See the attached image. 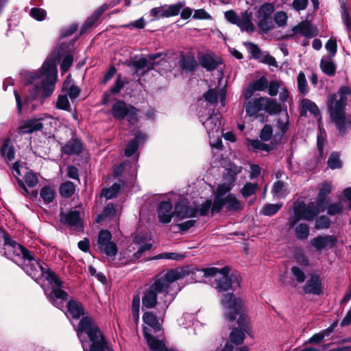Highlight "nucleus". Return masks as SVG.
Returning a JSON list of instances; mask_svg holds the SVG:
<instances>
[{"mask_svg":"<svg viewBox=\"0 0 351 351\" xmlns=\"http://www.w3.org/2000/svg\"><path fill=\"white\" fill-rule=\"evenodd\" d=\"M234 180L235 178L232 177L231 182L222 183L218 185L215 193L213 202H215L217 198L223 199L229 193L233 186L232 183Z\"/></svg>","mask_w":351,"mask_h":351,"instance_id":"c9c22d12","label":"nucleus"},{"mask_svg":"<svg viewBox=\"0 0 351 351\" xmlns=\"http://www.w3.org/2000/svg\"><path fill=\"white\" fill-rule=\"evenodd\" d=\"M274 6L271 3L261 5L257 12V26L262 33L267 34L274 27L271 15L274 12Z\"/></svg>","mask_w":351,"mask_h":351,"instance_id":"4468645a","label":"nucleus"},{"mask_svg":"<svg viewBox=\"0 0 351 351\" xmlns=\"http://www.w3.org/2000/svg\"><path fill=\"white\" fill-rule=\"evenodd\" d=\"M138 112V110L134 106L121 100H117L111 108V113L114 119L119 120L126 119L132 125L137 121Z\"/></svg>","mask_w":351,"mask_h":351,"instance_id":"ddd939ff","label":"nucleus"},{"mask_svg":"<svg viewBox=\"0 0 351 351\" xmlns=\"http://www.w3.org/2000/svg\"><path fill=\"white\" fill-rule=\"evenodd\" d=\"M328 166L331 169H339L341 167V161L340 160L339 155L337 152H332L328 160Z\"/></svg>","mask_w":351,"mask_h":351,"instance_id":"5fc2aeb1","label":"nucleus"},{"mask_svg":"<svg viewBox=\"0 0 351 351\" xmlns=\"http://www.w3.org/2000/svg\"><path fill=\"white\" fill-rule=\"evenodd\" d=\"M209 116L206 118L202 112V110L198 111V117L199 121L205 127L207 134L210 138L219 139L223 136V129L221 128V115L219 112L210 113V110L208 111Z\"/></svg>","mask_w":351,"mask_h":351,"instance_id":"9d476101","label":"nucleus"},{"mask_svg":"<svg viewBox=\"0 0 351 351\" xmlns=\"http://www.w3.org/2000/svg\"><path fill=\"white\" fill-rule=\"evenodd\" d=\"M271 192L276 196L280 198L285 197L287 194V191L282 181L276 182L273 185Z\"/></svg>","mask_w":351,"mask_h":351,"instance_id":"603ef678","label":"nucleus"},{"mask_svg":"<svg viewBox=\"0 0 351 351\" xmlns=\"http://www.w3.org/2000/svg\"><path fill=\"white\" fill-rule=\"evenodd\" d=\"M343 210V205L341 202L330 204L327 207V214L329 215H335L339 214Z\"/></svg>","mask_w":351,"mask_h":351,"instance_id":"774afa93","label":"nucleus"},{"mask_svg":"<svg viewBox=\"0 0 351 351\" xmlns=\"http://www.w3.org/2000/svg\"><path fill=\"white\" fill-rule=\"evenodd\" d=\"M295 34L306 38H313L318 35L317 28L308 21H302L292 28Z\"/></svg>","mask_w":351,"mask_h":351,"instance_id":"412c9836","label":"nucleus"},{"mask_svg":"<svg viewBox=\"0 0 351 351\" xmlns=\"http://www.w3.org/2000/svg\"><path fill=\"white\" fill-rule=\"evenodd\" d=\"M221 304L226 309V318L228 321H233L237 315H240L237 321L239 327L232 329L230 334V340L237 346L241 345L244 341L245 332L249 333L250 330L249 318L242 313L243 301L233 293H227L223 295Z\"/></svg>","mask_w":351,"mask_h":351,"instance_id":"7ed1b4c3","label":"nucleus"},{"mask_svg":"<svg viewBox=\"0 0 351 351\" xmlns=\"http://www.w3.org/2000/svg\"><path fill=\"white\" fill-rule=\"evenodd\" d=\"M120 189V184L114 183L110 187L102 189L101 195L108 199H112L118 195Z\"/></svg>","mask_w":351,"mask_h":351,"instance_id":"49530a36","label":"nucleus"},{"mask_svg":"<svg viewBox=\"0 0 351 351\" xmlns=\"http://www.w3.org/2000/svg\"><path fill=\"white\" fill-rule=\"evenodd\" d=\"M297 86L299 93L302 95H306L308 93L309 88L303 71H300L297 76Z\"/></svg>","mask_w":351,"mask_h":351,"instance_id":"a19ab883","label":"nucleus"},{"mask_svg":"<svg viewBox=\"0 0 351 351\" xmlns=\"http://www.w3.org/2000/svg\"><path fill=\"white\" fill-rule=\"evenodd\" d=\"M330 226V221L326 216L319 217L315 221V228L317 230L326 229Z\"/></svg>","mask_w":351,"mask_h":351,"instance_id":"0e129e2a","label":"nucleus"},{"mask_svg":"<svg viewBox=\"0 0 351 351\" xmlns=\"http://www.w3.org/2000/svg\"><path fill=\"white\" fill-rule=\"evenodd\" d=\"M351 96V88L340 87L336 93L331 94L327 99V108L331 121L335 124L341 136H345L351 130V114L346 117V108L348 97Z\"/></svg>","mask_w":351,"mask_h":351,"instance_id":"20e7f679","label":"nucleus"},{"mask_svg":"<svg viewBox=\"0 0 351 351\" xmlns=\"http://www.w3.org/2000/svg\"><path fill=\"white\" fill-rule=\"evenodd\" d=\"M291 271L298 282L302 283L304 282L306 279V275L300 268L296 266H293L291 267Z\"/></svg>","mask_w":351,"mask_h":351,"instance_id":"338daca9","label":"nucleus"},{"mask_svg":"<svg viewBox=\"0 0 351 351\" xmlns=\"http://www.w3.org/2000/svg\"><path fill=\"white\" fill-rule=\"evenodd\" d=\"M341 16L347 31L351 33V16L349 14V7L344 3L341 5Z\"/></svg>","mask_w":351,"mask_h":351,"instance_id":"c03bdc74","label":"nucleus"},{"mask_svg":"<svg viewBox=\"0 0 351 351\" xmlns=\"http://www.w3.org/2000/svg\"><path fill=\"white\" fill-rule=\"evenodd\" d=\"M184 256L182 254H180L174 252H165L161 253L158 255H156L152 258H149V260H158V259H170V260H181L184 258Z\"/></svg>","mask_w":351,"mask_h":351,"instance_id":"3c124183","label":"nucleus"},{"mask_svg":"<svg viewBox=\"0 0 351 351\" xmlns=\"http://www.w3.org/2000/svg\"><path fill=\"white\" fill-rule=\"evenodd\" d=\"M178 65L181 73H192L199 67V62L195 58V53L188 51L182 53L180 56Z\"/></svg>","mask_w":351,"mask_h":351,"instance_id":"f3484780","label":"nucleus"},{"mask_svg":"<svg viewBox=\"0 0 351 351\" xmlns=\"http://www.w3.org/2000/svg\"><path fill=\"white\" fill-rule=\"evenodd\" d=\"M145 140V136L144 134L141 132L136 134L134 138L128 143L125 149V155L127 157L132 156L137 149L138 143L143 142Z\"/></svg>","mask_w":351,"mask_h":351,"instance_id":"72a5a7b5","label":"nucleus"},{"mask_svg":"<svg viewBox=\"0 0 351 351\" xmlns=\"http://www.w3.org/2000/svg\"><path fill=\"white\" fill-rule=\"evenodd\" d=\"M325 47L330 53L328 57H335L337 51V44L335 38H330L326 43Z\"/></svg>","mask_w":351,"mask_h":351,"instance_id":"e2e57ef3","label":"nucleus"},{"mask_svg":"<svg viewBox=\"0 0 351 351\" xmlns=\"http://www.w3.org/2000/svg\"><path fill=\"white\" fill-rule=\"evenodd\" d=\"M303 291L306 294L321 295L323 287L319 276L317 274H311L303 287Z\"/></svg>","mask_w":351,"mask_h":351,"instance_id":"aec40b11","label":"nucleus"},{"mask_svg":"<svg viewBox=\"0 0 351 351\" xmlns=\"http://www.w3.org/2000/svg\"><path fill=\"white\" fill-rule=\"evenodd\" d=\"M111 239L112 234L108 230H100L97 239V247L108 256L114 257L117 254V247L114 242L111 241Z\"/></svg>","mask_w":351,"mask_h":351,"instance_id":"2eb2a0df","label":"nucleus"},{"mask_svg":"<svg viewBox=\"0 0 351 351\" xmlns=\"http://www.w3.org/2000/svg\"><path fill=\"white\" fill-rule=\"evenodd\" d=\"M300 106H301V111L300 114L301 116H306V112L309 111L311 113L314 114L315 116H317L319 114V110L317 107V106L308 99H303L300 102Z\"/></svg>","mask_w":351,"mask_h":351,"instance_id":"f704fd0d","label":"nucleus"},{"mask_svg":"<svg viewBox=\"0 0 351 351\" xmlns=\"http://www.w3.org/2000/svg\"><path fill=\"white\" fill-rule=\"evenodd\" d=\"M283 206V203L267 204L261 210V214L265 216H272L276 214Z\"/></svg>","mask_w":351,"mask_h":351,"instance_id":"79ce46f5","label":"nucleus"},{"mask_svg":"<svg viewBox=\"0 0 351 351\" xmlns=\"http://www.w3.org/2000/svg\"><path fill=\"white\" fill-rule=\"evenodd\" d=\"M225 18L232 24L237 25L242 32H254L255 27L252 23V13L247 10L242 12L240 14L232 10H228L225 12Z\"/></svg>","mask_w":351,"mask_h":351,"instance_id":"f8f14e48","label":"nucleus"},{"mask_svg":"<svg viewBox=\"0 0 351 351\" xmlns=\"http://www.w3.org/2000/svg\"><path fill=\"white\" fill-rule=\"evenodd\" d=\"M205 100L210 104H217L218 100V92L215 89H209L204 95Z\"/></svg>","mask_w":351,"mask_h":351,"instance_id":"680f3d73","label":"nucleus"},{"mask_svg":"<svg viewBox=\"0 0 351 351\" xmlns=\"http://www.w3.org/2000/svg\"><path fill=\"white\" fill-rule=\"evenodd\" d=\"M192 271L190 266L179 267L168 270L163 276H158L154 283L143 293L142 298L143 308L155 307L158 304V294L162 293L165 298L168 297L173 283L189 276Z\"/></svg>","mask_w":351,"mask_h":351,"instance_id":"f03ea898","label":"nucleus"},{"mask_svg":"<svg viewBox=\"0 0 351 351\" xmlns=\"http://www.w3.org/2000/svg\"><path fill=\"white\" fill-rule=\"evenodd\" d=\"M20 165L16 162L13 165L12 167V174L13 176L16 178L17 180V188L18 190L23 195H26L27 193V189L23 182L19 178V176H21L20 169H19Z\"/></svg>","mask_w":351,"mask_h":351,"instance_id":"37998d69","label":"nucleus"},{"mask_svg":"<svg viewBox=\"0 0 351 351\" xmlns=\"http://www.w3.org/2000/svg\"><path fill=\"white\" fill-rule=\"evenodd\" d=\"M157 211L159 221L162 223H169L175 216L174 210L172 211V204L168 201L160 202Z\"/></svg>","mask_w":351,"mask_h":351,"instance_id":"cd10ccee","label":"nucleus"},{"mask_svg":"<svg viewBox=\"0 0 351 351\" xmlns=\"http://www.w3.org/2000/svg\"><path fill=\"white\" fill-rule=\"evenodd\" d=\"M1 156L5 158L8 161H12L14 159L15 152L13 143L10 138H5L0 148Z\"/></svg>","mask_w":351,"mask_h":351,"instance_id":"2f4dec72","label":"nucleus"},{"mask_svg":"<svg viewBox=\"0 0 351 351\" xmlns=\"http://www.w3.org/2000/svg\"><path fill=\"white\" fill-rule=\"evenodd\" d=\"M300 219H302L300 209L297 205L293 207V215L288 219V225L290 228H293Z\"/></svg>","mask_w":351,"mask_h":351,"instance_id":"052dcab7","label":"nucleus"},{"mask_svg":"<svg viewBox=\"0 0 351 351\" xmlns=\"http://www.w3.org/2000/svg\"><path fill=\"white\" fill-rule=\"evenodd\" d=\"M253 89L256 91H265L268 86V80L265 76H261L252 83Z\"/></svg>","mask_w":351,"mask_h":351,"instance_id":"6e6d98bb","label":"nucleus"},{"mask_svg":"<svg viewBox=\"0 0 351 351\" xmlns=\"http://www.w3.org/2000/svg\"><path fill=\"white\" fill-rule=\"evenodd\" d=\"M281 86V82L277 80L271 81L268 82V94L271 97H275L278 95L279 88Z\"/></svg>","mask_w":351,"mask_h":351,"instance_id":"69168bd1","label":"nucleus"},{"mask_svg":"<svg viewBox=\"0 0 351 351\" xmlns=\"http://www.w3.org/2000/svg\"><path fill=\"white\" fill-rule=\"evenodd\" d=\"M47 118H49V116L45 114L26 120L19 128V132L25 134L41 131L43 129V121Z\"/></svg>","mask_w":351,"mask_h":351,"instance_id":"a211bd4d","label":"nucleus"},{"mask_svg":"<svg viewBox=\"0 0 351 351\" xmlns=\"http://www.w3.org/2000/svg\"><path fill=\"white\" fill-rule=\"evenodd\" d=\"M84 332L87 334L90 341L89 351H110L101 332L97 327L92 326L90 319L87 317L80 321L77 328L78 337Z\"/></svg>","mask_w":351,"mask_h":351,"instance_id":"0eeeda50","label":"nucleus"},{"mask_svg":"<svg viewBox=\"0 0 351 351\" xmlns=\"http://www.w3.org/2000/svg\"><path fill=\"white\" fill-rule=\"evenodd\" d=\"M83 149V144L78 139H71L62 146V152L68 155H80Z\"/></svg>","mask_w":351,"mask_h":351,"instance_id":"c85d7f7f","label":"nucleus"},{"mask_svg":"<svg viewBox=\"0 0 351 351\" xmlns=\"http://www.w3.org/2000/svg\"><path fill=\"white\" fill-rule=\"evenodd\" d=\"M115 213H116V208H115L114 206L112 203H109L105 206L102 214L97 215V221L98 223H99L104 219L112 218L114 216Z\"/></svg>","mask_w":351,"mask_h":351,"instance_id":"09e8293b","label":"nucleus"},{"mask_svg":"<svg viewBox=\"0 0 351 351\" xmlns=\"http://www.w3.org/2000/svg\"><path fill=\"white\" fill-rule=\"evenodd\" d=\"M174 213L178 220H182L185 218L196 217L197 210L189 206L185 201L182 200L175 206Z\"/></svg>","mask_w":351,"mask_h":351,"instance_id":"4be33fe9","label":"nucleus"},{"mask_svg":"<svg viewBox=\"0 0 351 351\" xmlns=\"http://www.w3.org/2000/svg\"><path fill=\"white\" fill-rule=\"evenodd\" d=\"M75 192V185L71 181L64 182L60 186V195L65 198L71 197Z\"/></svg>","mask_w":351,"mask_h":351,"instance_id":"ea45409f","label":"nucleus"},{"mask_svg":"<svg viewBox=\"0 0 351 351\" xmlns=\"http://www.w3.org/2000/svg\"><path fill=\"white\" fill-rule=\"evenodd\" d=\"M276 127L278 130L273 136V143L278 145L282 143V138L289 128V120L288 114H280L276 119Z\"/></svg>","mask_w":351,"mask_h":351,"instance_id":"6ab92c4d","label":"nucleus"},{"mask_svg":"<svg viewBox=\"0 0 351 351\" xmlns=\"http://www.w3.org/2000/svg\"><path fill=\"white\" fill-rule=\"evenodd\" d=\"M224 208L227 213H236L244 208V204L241 202L234 194L228 193L223 199H217L213 202L211 213H219Z\"/></svg>","mask_w":351,"mask_h":351,"instance_id":"9b49d317","label":"nucleus"},{"mask_svg":"<svg viewBox=\"0 0 351 351\" xmlns=\"http://www.w3.org/2000/svg\"><path fill=\"white\" fill-rule=\"evenodd\" d=\"M165 14L167 18L177 16L180 14L182 8L185 6V1H180L175 4L164 5Z\"/></svg>","mask_w":351,"mask_h":351,"instance_id":"58836bf2","label":"nucleus"},{"mask_svg":"<svg viewBox=\"0 0 351 351\" xmlns=\"http://www.w3.org/2000/svg\"><path fill=\"white\" fill-rule=\"evenodd\" d=\"M127 83L128 82L123 79L121 75L119 74L117 76L114 84L110 88V93L112 95L118 94L124 88Z\"/></svg>","mask_w":351,"mask_h":351,"instance_id":"8fccbe9b","label":"nucleus"},{"mask_svg":"<svg viewBox=\"0 0 351 351\" xmlns=\"http://www.w3.org/2000/svg\"><path fill=\"white\" fill-rule=\"evenodd\" d=\"M337 242V239L333 235L317 236L311 241V244L317 250H322L326 247L332 248Z\"/></svg>","mask_w":351,"mask_h":351,"instance_id":"b1692460","label":"nucleus"},{"mask_svg":"<svg viewBox=\"0 0 351 351\" xmlns=\"http://www.w3.org/2000/svg\"><path fill=\"white\" fill-rule=\"evenodd\" d=\"M144 323L152 328L156 332L160 330L161 326L158 322L156 315L152 312H145L143 315Z\"/></svg>","mask_w":351,"mask_h":351,"instance_id":"4c0bfd02","label":"nucleus"},{"mask_svg":"<svg viewBox=\"0 0 351 351\" xmlns=\"http://www.w3.org/2000/svg\"><path fill=\"white\" fill-rule=\"evenodd\" d=\"M257 187V184L247 182L241 189V193L244 197H248L256 193Z\"/></svg>","mask_w":351,"mask_h":351,"instance_id":"13d9d810","label":"nucleus"},{"mask_svg":"<svg viewBox=\"0 0 351 351\" xmlns=\"http://www.w3.org/2000/svg\"><path fill=\"white\" fill-rule=\"evenodd\" d=\"M288 16L283 11H278L274 14V20L278 27H285L287 25Z\"/></svg>","mask_w":351,"mask_h":351,"instance_id":"bf43d9fd","label":"nucleus"},{"mask_svg":"<svg viewBox=\"0 0 351 351\" xmlns=\"http://www.w3.org/2000/svg\"><path fill=\"white\" fill-rule=\"evenodd\" d=\"M41 88L38 85L34 84V86L29 90V94L26 96L23 103L22 102L21 97L18 91L16 90L14 91L17 110L19 114L21 113L23 107L30 110H35V106L32 104V102L36 98Z\"/></svg>","mask_w":351,"mask_h":351,"instance_id":"dca6fc26","label":"nucleus"},{"mask_svg":"<svg viewBox=\"0 0 351 351\" xmlns=\"http://www.w3.org/2000/svg\"><path fill=\"white\" fill-rule=\"evenodd\" d=\"M20 265L24 271L34 280L40 276L47 280L49 287L45 289V293L49 301L56 308L62 309L64 302L68 300L69 294L62 289V282L58 276L47 265L43 266L35 258L32 253Z\"/></svg>","mask_w":351,"mask_h":351,"instance_id":"f257e3e1","label":"nucleus"},{"mask_svg":"<svg viewBox=\"0 0 351 351\" xmlns=\"http://www.w3.org/2000/svg\"><path fill=\"white\" fill-rule=\"evenodd\" d=\"M332 186L330 183L324 182L322 183L317 198V204L319 207H323L327 196L330 193Z\"/></svg>","mask_w":351,"mask_h":351,"instance_id":"e433bc0d","label":"nucleus"},{"mask_svg":"<svg viewBox=\"0 0 351 351\" xmlns=\"http://www.w3.org/2000/svg\"><path fill=\"white\" fill-rule=\"evenodd\" d=\"M332 57H323L320 61L322 71L328 76L332 77L336 73V65Z\"/></svg>","mask_w":351,"mask_h":351,"instance_id":"473e14b6","label":"nucleus"},{"mask_svg":"<svg viewBox=\"0 0 351 351\" xmlns=\"http://www.w3.org/2000/svg\"><path fill=\"white\" fill-rule=\"evenodd\" d=\"M66 308L67 316L73 319H77L84 313L82 304L73 300L68 301Z\"/></svg>","mask_w":351,"mask_h":351,"instance_id":"7c9ffc66","label":"nucleus"},{"mask_svg":"<svg viewBox=\"0 0 351 351\" xmlns=\"http://www.w3.org/2000/svg\"><path fill=\"white\" fill-rule=\"evenodd\" d=\"M198 60L199 64L208 71L215 70L219 65L222 64L221 59L215 54H202L198 57Z\"/></svg>","mask_w":351,"mask_h":351,"instance_id":"bb28decb","label":"nucleus"},{"mask_svg":"<svg viewBox=\"0 0 351 351\" xmlns=\"http://www.w3.org/2000/svg\"><path fill=\"white\" fill-rule=\"evenodd\" d=\"M40 195L43 202L45 204H49L53 201L56 192L51 189V186H45L40 189Z\"/></svg>","mask_w":351,"mask_h":351,"instance_id":"a18cd8bd","label":"nucleus"},{"mask_svg":"<svg viewBox=\"0 0 351 351\" xmlns=\"http://www.w3.org/2000/svg\"><path fill=\"white\" fill-rule=\"evenodd\" d=\"M190 274H195L196 272H200L205 277H210V282L213 287L219 292H224L230 289H233L234 284L239 286V276L237 275H232L229 276L230 268L224 267L220 269L216 267L206 268L202 270L193 268Z\"/></svg>","mask_w":351,"mask_h":351,"instance_id":"423d86ee","label":"nucleus"},{"mask_svg":"<svg viewBox=\"0 0 351 351\" xmlns=\"http://www.w3.org/2000/svg\"><path fill=\"white\" fill-rule=\"evenodd\" d=\"M244 108L249 117H256L261 111H265L270 114L280 111V106L276 101L266 97L252 99L244 103Z\"/></svg>","mask_w":351,"mask_h":351,"instance_id":"6e6552de","label":"nucleus"},{"mask_svg":"<svg viewBox=\"0 0 351 351\" xmlns=\"http://www.w3.org/2000/svg\"><path fill=\"white\" fill-rule=\"evenodd\" d=\"M250 145L256 150H261V151H265L269 152V151L272 150L274 147H276L277 145H275L273 143V140L271 142V144H267L263 142V141L261 140H252L250 141Z\"/></svg>","mask_w":351,"mask_h":351,"instance_id":"de8ad7c7","label":"nucleus"},{"mask_svg":"<svg viewBox=\"0 0 351 351\" xmlns=\"http://www.w3.org/2000/svg\"><path fill=\"white\" fill-rule=\"evenodd\" d=\"M273 128L269 124H265L260 132V138L263 141H268L273 138Z\"/></svg>","mask_w":351,"mask_h":351,"instance_id":"4d7b16f0","label":"nucleus"},{"mask_svg":"<svg viewBox=\"0 0 351 351\" xmlns=\"http://www.w3.org/2000/svg\"><path fill=\"white\" fill-rule=\"evenodd\" d=\"M297 206L300 210L302 219L306 221H313L319 213L320 207L313 202L308 203L307 206L304 202H301Z\"/></svg>","mask_w":351,"mask_h":351,"instance_id":"a878e982","label":"nucleus"},{"mask_svg":"<svg viewBox=\"0 0 351 351\" xmlns=\"http://www.w3.org/2000/svg\"><path fill=\"white\" fill-rule=\"evenodd\" d=\"M154 64V63L149 62L147 58L142 56L139 58L135 57L132 59L129 66L134 69L135 73L143 76L152 69Z\"/></svg>","mask_w":351,"mask_h":351,"instance_id":"5701e85b","label":"nucleus"},{"mask_svg":"<svg viewBox=\"0 0 351 351\" xmlns=\"http://www.w3.org/2000/svg\"><path fill=\"white\" fill-rule=\"evenodd\" d=\"M3 245L5 256L19 265L32 254L25 247L12 240L10 235L5 236Z\"/></svg>","mask_w":351,"mask_h":351,"instance_id":"1a4fd4ad","label":"nucleus"},{"mask_svg":"<svg viewBox=\"0 0 351 351\" xmlns=\"http://www.w3.org/2000/svg\"><path fill=\"white\" fill-rule=\"evenodd\" d=\"M143 333L152 351H167V348L162 341L156 339L152 337L147 327H143Z\"/></svg>","mask_w":351,"mask_h":351,"instance_id":"c756f323","label":"nucleus"},{"mask_svg":"<svg viewBox=\"0 0 351 351\" xmlns=\"http://www.w3.org/2000/svg\"><path fill=\"white\" fill-rule=\"evenodd\" d=\"M57 69L56 60L48 58L43 63L41 69L32 73L29 71H23L20 73L23 82L27 85L34 83L36 80L42 82L43 97L50 96L54 90L57 81Z\"/></svg>","mask_w":351,"mask_h":351,"instance_id":"39448f33","label":"nucleus"},{"mask_svg":"<svg viewBox=\"0 0 351 351\" xmlns=\"http://www.w3.org/2000/svg\"><path fill=\"white\" fill-rule=\"evenodd\" d=\"M60 220L62 224L75 228H81L80 213L77 210H71L67 213L60 212Z\"/></svg>","mask_w":351,"mask_h":351,"instance_id":"393cba45","label":"nucleus"},{"mask_svg":"<svg viewBox=\"0 0 351 351\" xmlns=\"http://www.w3.org/2000/svg\"><path fill=\"white\" fill-rule=\"evenodd\" d=\"M295 234L300 240L306 239L309 235L308 226L305 223H300L295 227Z\"/></svg>","mask_w":351,"mask_h":351,"instance_id":"864d4df0","label":"nucleus"}]
</instances>
